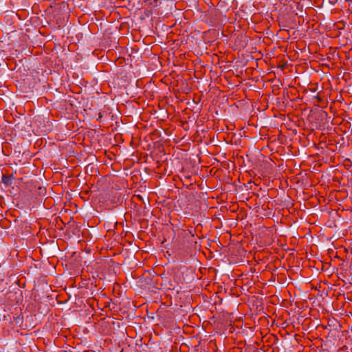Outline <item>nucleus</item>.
Wrapping results in <instances>:
<instances>
[{
    "label": "nucleus",
    "mask_w": 352,
    "mask_h": 352,
    "mask_svg": "<svg viewBox=\"0 0 352 352\" xmlns=\"http://www.w3.org/2000/svg\"><path fill=\"white\" fill-rule=\"evenodd\" d=\"M2 182L6 186H10L11 185V182L10 181L12 180V179H14V177L13 176L12 174L10 175H3L2 176Z\"/></svg>",
    "instance_id": "obj_1"
},
{
    "label": "nucleus",
    "mask_w": 352,
    "mask_h": 352,
    "mask_svg": "<svg viewBox=\"0 0 352 352\" xmlns=\"http://www.w3.org/2000/svg\"><path fill=\"white\" fill-rule=\"evenodd\" d=\"M143 1L149 6H155V0H143Z\"/></svg>",
    "instance_id": "obj_2"
},
{
    "label": "nucleus",
    "mask_w": 352,
    "mask_h": 352,
    "mask_svg": "<svg viewBox=\"0 0 352 352\" xmlns=\"http://www.w3.org/2000/svg\"><path fill=\"white\" fill-rule=\"evenodd\" d=\"M159 1V0H155V6H157V1Z\"/></svg>",
    "instance_id": "obj_3"
}]
</instances>
